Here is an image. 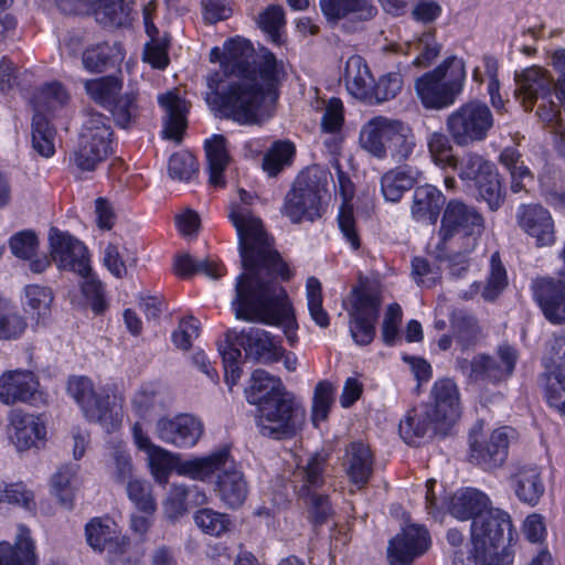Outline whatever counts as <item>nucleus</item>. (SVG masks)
Listing matches in <instances>:
<instances>
[{"instance_id": "f257e3e1", "label": "nucleus", "mask_w": 565, "mask_h": 565, "mask_svg": "<svg viewBox=\"0 0 565 565\" xmlns=\"http://www.w3.org/2000/svg\"><path fill=\"white\" fill-rule=\"evenodd\" d=\"M230 218L236 228L242 265L232 307L235 317L249 322L281 326L288 339L296 320L286 290L276 277L289 278V270L264 230L260 218L248 207L232 204Z\"/></svg>"}, {"instance_id": "f03ea898", "label": "nucleus", "mask_w": 565, "mask_h": 565, "mask_svg": "<svg viewBox=\"0 0 565 565\" xmlns=\"http://www.w3.org/2000/svg\"><path fill=\"white\" fill-rule=\"evenodd\" d=\"M224 72L206 77L205 99L224 117L242 125H260L273 116L285 64L266 47L254 54L252 43L232 39L224 44Z\"/></svg>"}, {"instance_id": "7ed1b4c3", "label": "nucleus", "mask_w": 565, "mask_h": 565, "mask_svg": "<svg viewBox=\"0 0 565 565\" xmlns=\"http://www.w3.org/2000/svg\"><path fill=\"white\" fill-rule=\"evenodd\" d=\"M175 469L180 476L201 481L217 473L215 491L228 508L241 507L247 498V481L232 458L228 447H223L209 456L180 462Z\"/></svg>"}, {"instance_id": "20e7f679", "label": "nucleus", "mask_w": 565, "mask_h": 565, "mask_svg": "<svg viewBox=\"0 0 565 565\" xmlns=\"http://www.w3.org/2000/svg\"><path fill=\"white\" fill-rule=\"evenodd\" d=\"M245 351L246 359L262 363H275L284 358L285 350L277 345L270 334L264 329L248 327L239 332L228 330L223 342L218 343V352L223 360L225 381L232 387L241 377V350Z\"/></svg>"}, {"instance_id": "39448f33", "label": "nucleus", "mask_w": 565, "mask_h": 565, "mask_svg": "<svg viewBox=\"0 0 565 565\" xmlns=\"http://www.w3.org/2000/svg\"><path fill=\"white\" fill-rule=\"evenodd\" d=\"M330 173L320 166H312L302 171L286 193L281 213L291 223L315 222L324 212L323 193Z\"/></svg>"}, {"instance_id": "423d86ee", "label": "nucleus", "mask_w": 565, "mask_h": 565, "mask_svg": "<svg viewBox=\"0 0 565 565\" xmlns=\"http://www.w3.org/2000/svg\"><path fill=\"white\" fill-rule=\"evenodd\" d=\"M465 79V62L450 56L433 71L418 77L415 89L425 108L443 109L455 103L462 92Z\"/></svg>"}, {"instance_id": "0eeeda50", "label": "nucleus", "mask_w": 565, "mask_h": 565, "mask_svg": "<svg viewBox=\"0 0 565 565\" xmlns=\"http://www.w3.org/2000/svg\"><path fill=\"white\" fill-rule=\"evenodd\" d=\"M256 425L259 433L274 439L296 435L305 422V409L285 391L257 407Z\"/></svg>"}, {"instance_id": "6e6552de", "label": "nucleus", "mask_w": 565, "mask_h": 565, "mask_svg": "<svg viewBox=\"0 0 565 565\" xmlns=\"http://www.w3.org/2000/svg\"><path fill=\"white\" fill-rule=\"evenodd\" d=\"M113 129L109 119L96 110L85 113L78 148L73 162L82 171H93L111 151Z\"/></svg>"}, {"instance_id": "1a4fd4ad", "label": "nucleus", "mask_w": 565, "mask_h": 565, "mask_svg": "<svg viewBox=\"0 0 565 565\" xmlns=\"http://www.w3.org/2000/svg\"><path fill=\"white\" fill-rule=\"evenodd\" d=\"M327 465V456L316 452L303 465H298L292 473L295 491L301 499L309 501L316 524L324 523L332 512L328 495L319 492L326 483Z\"/></svg>"}, {"instance_id": "9d476101", "label": "nucleus", "mask_w": 565, "mask_h": 565, "mask_svg": "<svg viewBox=\"0 0 565 565\" xmlns=\"http://www.w3.org/2000/svg\"><path fill=\"white\" fill-rule=\"evenodd\" d=\"M493 125L491 109L479 100L462 104L446 120L447 131L458 147H469L486 140Z\"/></svg>"}, {"instance_id": "9b49d317", "label": "nucleus", "mask_w": 565, "mask_h": 565, "mask_svg": "<svg viewBox=\"0 0 565 565\" xmlns=\"http://www.w3.org/2000/svg\"><path fill=\"white\" fill-rule=\"evenodd\" d=\"M70 395L81 406L84 416L99 423L107 433L121 425L122 415L116 406H110L109 396L94 391L92 381L85 376L71 377L67 383Z\"/></svg>"}, {"instance_id": "f8f14e48", "label": "nucleus", "mask_w": 565, "mask_h": 565, "mask_svg": "<svg viewBox=\"0 0 565 565\" xmlns=\"http://www.w3.org/2000/svg\"><path fill=\"white\" fill-rule=\"evenodd\" d=\"M518 361L516 350L508 344L500 345L494 355L477 354L471 361L458 359L457 367L470 382L499 383L508 380Z\"/></svg>"}, {"instance_id": "ddd939ff", "label": "nucleus", "mask_w": 565, "mask_h": 565, "mask_svg": "<svg viewBox=\"0 0 565 565\" xmlns=\"http://www.w3.org/2000/svg\"><path fill=\"white\" fill-rule=\"evenodd\" d=\"M514 437L515 430L509 426L494 429L488 437L473 428L469 434L470 461L484 470L501 467L508 458L510 440Z\"/></svg>"}, {"instance_id": "4468645a", "label": "nucleus", "mask_w": 565, "mask_h": 565, "mask_svg": "<svg viewBox=\"0 0 565 565\" xmlns=\"http://www.w3.org/2000/svg\"><path fill=\"white\" fill-rule=\"evenodd\" d=\"M352 307L349 311L350 332L360 345L370 344L375 337L381 300L370 288L353 289Z\"/></svg>"}, {"instance_id": "2eb2a0df", "label": "nucleus", "mask_w": 565, "mask_h": 565, "mask_svg": "<svg viewBox=\"0 0 565 565\" xmlns=\"http://www.w3.org/2000/svg\"><path fill=\"white\" fill-rule=\"evenodd\" d=\"M50 254L60 269L86 276L92 271L86 246L67 232L52 227L49 233Z\"/></svg>"}, {"instance_id": "dca6fc26", "label": "nucleus", "mask_w": 565, "mask_h": 565, "mask_svg": "<svg viewBox=\"0 0 565 565\" xmlns=\"http://www.w3.org/2000/svg\"><path fill=\"white\" fill-rule=\"evenodd\" d=\"M513 525L510 515L498 508L490 507L483 515L471 524V544L478 551L484 546L497 548L512 540Z\"/></svg>"}, {"instance_id": "f3484780", "label": "nucleus", "mask_w": 565, "mask_h": 565, "mask_svg": "<svg viewBox=\"0 0 565 565\" xmlns=\"http://www.w3.org/2000/svg\"><path fill=\"white\" fill-rule=\"evenodd\" d=\"M36 375L28 370L6 371L0 376V401L6 405L17 402L38 405L43 402Z\"/></svg>"}, {"instance_id": "a211bd4d", "label": "nucleus", "mask_w": 565, "mask_h": 565, "mask_svg": "<svg viewBox=\"0 0 565 565\" xmlns=\"http://www.w3.org/2000/svg\"><path fill=\"white\" fill-rule=\"evenodd\" d=\"M429 547L428 531L418 525H408L396 534L387 546L390 565H412Z\"/></svg>"}, {"instance_id": "6ab92c4d", "label": "nucleus", "mask_w": 565, "mask_h": 565, "mask_svg": "<svg viewBox=\"0 0 565 565\" xmlns=\"http://www.w3.org/2000/svg\"><path fill=\"white\" fill-rule=\"evenodd\" d=\"M202 433L201 422L186 414L178 415L174 418H160L156 425V434L160 440L180 448L193 447Z\"/></svg>"}, {"instance_id": "aec40b11", "label": "nucleus", "mask_w": 565, "mask_h": 565, "mask_svg": "<svg viewBox=\"0 0 565 565\" xmlns=\"http://www.w3.org/2000/svg\"><path fill=\"white\" fill-rule=\"evenodd\" d=\"M483 230V218L472 206L458 200H451L444 212L440 235L445 242L457 232L465 235H480Z\"/></svg>"}, {"instance_id": "412c9836", "label": "nucleus", "mask_w": 565, "mask_h": 565, "mask_svg": "<svg viewBox=\"0 0 565 565\" xmlns=\"http://www.w3.org/2000/svg\"><path fill=\"white\" fill-rule=\"evenodd\" d=\"M532 290L544 317L554 324H565V281L537 278Z\"/></svg>"}, {"instance_id": "4be33fe9", "label": "nucleus", "mask_w": 565, "mask_h": 565, "mask_svg": "<svg viewBox=\"0 0 565 565\" xmlns=\"http://www.w3.org/2000/svg\"><path fill=\"white\" fill-rule=\"evenodd\" d=\"M515 78L519 86L515 95L526 111L532 110L539 98L546 100L551 97L552 89H555V84L547 72L537 66L524 70L521 74H516Z\"/></svg>"}, {"instance_id": "5701e85b", "label": "nucleus", "mask_w": 565, "mask_h": 565, "mask_svg": "<svg viewBox=\"0 0 565 565\" xmlns=\"http://www.w3.org/2000/svg\"><path fill=\"white\" fill-rule=\"evenodd\" d=\"M9 439L19 451L31 448L45 436V427L39 416L12 409L7 427Z\"/></svg>"}, {"instance_id": "b1692460", "label": "nucleus", "mask_w": 565, "mask_h": 565, "mask_svg": "<svg viewBox=\"0 0 565 565\" xmlns=\"http://www.w3.org/2000/svg\"><path fill=\"white\" fill-rule=\"evenodd\" d=\"M518 218L521 228L535 239L539 247L554 244V221L545 207L539 204L521 206Z\"/></svg>"}, {"instance_id": "393cba45", "label": "nucleus", "mask_w": 565, "mask_h": 565, "mask_svg": "<svg viewBox=\"0 0 565 565\" xmlns=\"http://www.w3.org/2000/svg\"><path fill=\"white\" fill-rule=\"evenodd\" d=\"M342 468L350 483L363 489L373 475L374 457L370 447L362 441H353L345 447Z\"/></svg>"}, {"instance_id": "a878e982", "label": "nucleus", "mask_w": 565, "mask_h": 565, "mask_svg": "<svg viewBox=\"0 0 565 565\" xmlns=\"http://www.w3.org/2000/svg\"><path fill=\"white\" fill-rule=\"evenodd\" d=\"M430 395L433 403L426 406L446 427L452 425L460 416V398L456 383L449 379L439 380L434 384Z\"/></svg>"}, {"instance_id": "bb28decb", "label": "nucleus", "mask_w": 565, "mask_h": 565, "mask_svg": "<svg viewBox=\"0 0 565 565\" xmlns=\"http://www.w3.org/2000/svg\"><path fill=\"white\" fill-rule=\"evenodd\" d=\"M320 8L328 21L348 20L361 23L373 19L377 9L372 0H320Z\"/></svg>"}, {"instance_id": "cd10ccee", "label": "nucleus", "mask_w": 565, "mask_h": 565, "mask_svg": "<svg viewBox=\"0 0 565 565\" xmlns=\"http://www.w3.org/2000/svg\"><path fill=\"white\" fill-rule=\"evenodd\" d=\"M445 425L437 419L426 405L419 412L413 411L401 420L398 430L401 437L408 445H416L417 439L444 431Z\"/></svg>"}, {"instance_id": "c85d7f7f", "label": "nucleus", "mask_w": 565, "mask_h": 565, "mask_svg": "<svg viewBox=\"0 0 565 565\" xmlns=\"http://www.w3.org/2000/svg\"><path fill=\"white\" fill-rule=\"evenodd\" d=\"M398 120L377 116L370 119L360 131L362 149L377 159H385V149Z\"/></svg>"}, {"instance_id": "c756f323", "label": "nucleus", "mask_w": 565, "mask_h": 565, "mask_svg": "<svg viewBox=\"0 0 565 565\" xmlns=\"http://www.w3.org/2000/svg\"><path fill=\"white\" fill-rule=\"evenodd\" d=\"M491 507L488 495L480 490L468 488L457 491L450 501L449 511L458 520L478 519Z\"/></svg>"}, {"instance_id": "7c9ffc66", "label": "nucleus", "mask_w": 565, "mask_h": 565, "mask_svg": "<svg viewBox=\"0 0 565 565\" xmlns=\"http://www.w3.org/2000/svg\"><path fill=\"white\" fill-rule=\"evenodd\" d=\"M158 102L166 113L163 118L164 138L180 142L186 128L185 102L171 92L160 95Z\"/></svg>"}, {"instance_id": "2f4dec72", "label": "nucleus", "mask_w": 565, "mask_h": 565, "mask_svg": "<svg viewBox=\"0 0 565 565\" xmlns=\"http://www.w3.org/2000/svg\"><path fill=\"white\" fill-rule=\"evenodd\" d=\"M0 565H38L35 546L29 529L19 526L13 545L0 543Z\"/></svg>"}, {"instance_id": "473e14b6", "label": "nucleus", "mask_w": 565, "mask_h": 565, "mask_svg": "<svg viewBox=\"0 0 565 565\" xmlns=\"http://www.w3.org/2000/svg\"><path fill=\"white\" fill-rule=\"evenodd\" d=\"M35 115L57 116L71 103V94L60 82H50L41 86L33 98Z\"/></svg>"}, {"instance_id": "72a5a7b5", "label": "nucleus", "mask_w": 565, "mask_h": 565, "mask_svg": "<svg viewBox=\"0 0 565 565\" xmlns=\"http://www.w3.org/2000/svg\"><path fill=\"white\" fill-rule=\"evenodd\" d=\"M513 490L518 499L531 507L539 503L545 491L541 472L536 466H522L512 477Z\"/></svg>"}, {"instance_id": "f704fd0d", "label": "nucleus", "mask_w": 565, "mask_h": 565, "mask_svg": "<svg viewBox=\"0 0 565 565\" xmlns=\"http://www.w3.org/2000/svg\"><path fill=\"white\" fill-rule=\"evenodd\" d=\"M444 203L445 196L437 188L429 184L418 186L413 194L412 215L417 221L435 224Z\"/></svg>"}, {"instance_id": "c9c22d12", "label": "nucleus", "mask_w": 565, "mask_h": 565, "mask_svg": "<svg viewBox=\"0 0 565 565\" xmlns=\"http://www.w3.org/2000/svg\"><path fill=\"white\" fill-rule=\"evenodd\" d=\"M422 172L414 167H403L387 171L381 179V190L386 201L398 202L403 194L413 188Z\"/></svg>"}, {"instance_id": "e433bc0d", "label": "nucleus", "mask_w": 565, "mask_h": 565, "mask_svg": "<svg viewBox=\"0 0 565 565\" xmlns=\"http://www.w3.org/2000/svg\"><path fill=\"white\" fill-rule=\"evenodd\" d=\"M344 82L348 92L358 99L370 98L373 78L365 61L359 55L348 58L344 67Z\"/></svg>"}, {"instance_id": "4c0bfd02", "label": "nucleus", "mask_w": 565, "mask_h": 565, "mask_svg": "<svg viewBox=\"0 0 565 565\" xmlns=\"http://www.w3.org/2000/svg\"><path fill=\"white\" fill-rule=\"evenodd\" d=\"M285 391L286 388L279 377L270 375L265 370L257 369L252 373L245 394L247 402L258 407L263 402L276 397Z\"/></svg>"}, {"instance_id": "58836bf2", "label": "nucleus", "mask_w": 565, "mask_h": 565, "mask_svg": "<svg viewBox=\"0 0 565 565\" xmlns=\"http://www.w3.org/2000/svg\"><path fill=\"white\" fill-rule=\"evenodd\" d=\"M121 46L103 41L88 45L82 53V65L89 73H103L109 64L121 60Z\"/></svg>"}, {"instance_id": "ea45409f", "label": "nucleus", "mask_w": 565, "mask_h": 565, "mask_svg": "<svg viewBox=\"0 0 565 565\" xmlns=\"http://www.w3.org/2000/svg\"><path fill=\"white\" fill-rule=\"evenodd\" d=\"M204 148L210 174L209 182L213 186H223L225 184L223 172L230 162L226 139L222 135H215L205 141Z\"/></svg>"}, {"instance_id": "a19ab883", "label": "nucleus", "mask_w": 565, "mask_h": 565, "mask_svg": "<svg viewBox=\"0 0 565 565\" xmlns=\"http://www.w3.org/2000/svg\"><path fill=\"white\" fill-rule=\"evenodd\" d=\"M93 12L99 24L115 29L129 24L131 7L126 0H99Z\"/></svg>"}, {"instance_id": "79ce46f5", "label": "nucleus", "mask_w": 565, "mask_h": 565, "mask_svg": "<svg viewBox=\"0 0 565 565\" xmlns=\"http://www.w3.org/2000/svg\"><path fill=\"white\" fill-rule=\"evenodd\" d=\"M386 147L385 159H391L393 163H403L409 160L416 147L412 129L398 120Z\"/></svg>"}, {"instance_id": "37998d69", "label": "nucleus", "mask_w": 565, "mask_h": 565, "mask_svg": "<svg viewBox=\"0 0 565 565\" xmlns=\"http://www.w3.org/2000/svg\"><path fill=\"white\" fill-rule=\"evenodd\" d=\"M77 473V466L64 465L51 478V493L66 510L74 507L75 488L73 481Z\"/></svg>"}, {"instance_id": "c03bdc74", "label": "nucleus", "mask_w": 565, "mask_h": 565, "mask_svg": "<svg viewBox=\"0 0 565 565\" xmlns=\"http://www.w3.org/2000/svg\"><path fill=\"white\" fill-rule=\"evenodd\" d=\"M451 333L462 350L469 349L480 340V328L471 315L456 310L450 319Z\"/></svg>"}, {"instance_id": "a18cd8bd", "label": "nucleus", "mask_w": 565, "mask_h": 565, "mask_svg": "<svg viewBox=\"0 0 565 565\" xmlns=\"http://www.w3.org/2000/svg\"><path fill=\"white\" fill-rule=\"evenodd\" d=\"M407 54H415L413 65L425 68L439 56L441 45L437 42L435 32H424L420 36L414 39L407 44Z\"/></svg>"}, {"instance_id": "49530a36", "label": "nucleus", "mask_w": 565, "mask_h": 565, "mask_svg": "<svg viewBox=\"0 0 565 565\" xmlns=\"http://www.w3.org/2000/svg\"><path fill=\"white\" fill-rule=\"evenodd\" d=\"M86 94L102 106H110L122 88V82L115 75L86 79L84 82Z\"/></svg>"}, {"instance_id": "de8ad7c7", "label": "nucleus", "mask_w": 565, "mask_h": 565, "mask_svg": "<svg viewBox=\"0 0 565 565\" xmlns=\"http://www.w3.org/2000/svg\"><path fill=\"white\" fill-rule=\"evenodd\" d=\"M26 329V321L19 313L17 307L0 296V340H15Z\"/></svg>"}, {"instance_id": "09e8293b", "label": "nucleus", "mask_w": 565, "mask_h": 565, "mask_svg": "<svg viewBox=\"0 0 565 565\" xmlns=\"http://www.w3.org/2000/svg\"><path fill=\"white\" fill-rule=\"evenodd\" d=\"M109 107L115 122L124 129L136 125L140 116L138 94L135 92L125 93L116 97Z\"/></svg>"}, {"instance_id": "8fccbe9b", "label": "nucleus", "mask_w": 565, "mask_h": 565, "mask_svg": "<svg viewBox=\"0 0 565 565\" xmlns=\"http://www.w3.org/2000/svg\"><path fill=\"white\" fill-rule=\"evenodd\" d=\"M52 301L51 289L38 285L25 288L26 311L36 320V323L45 321L50 317Z\"/></svg>"}, {"instance_id": "3c124183", "label": "nucleus", "mask_w": 565, "mask_h": 565, "mask_svg": "<svg viewBox=\"0 0 565 565\" xmlns=\"http://www.w3.org/2000/svg\"><path fill=\"white\" fill-rule=\"evenodd\" d=\"M427 147L433 162L441 169L457 168V158L450 139L441 131H434L427 137Z\"/></svg>"}, {"instance_id": "603ef678", "label": "nucleus", "mask_w": 565, "mask_h": 565, "mask_svg": "<svg viewBox=\"0 0 565 565\" xmlns=\"http://www.w3.org/2000/svg\"><path fill=\"white\" fill-rule=\"evenodd\" d=\"M295 156V147L290 141H276L263 158V169L269 177H276Z\"/></svg>"}, {"instance_id": "864d4df0", "label": "nucleus", "mask_w": 565, "mask_h": 565, "mask_svg": "<svg viewBox=\"0 0 565 565\" xmlns=\"http://www.w3.org/2000/svg\"><path fill=\"white\" fill-rule=\"evenodd\" d=\"M55 130L44 116L34 115L32 120V147L40 156L50 158L55 152Z\"/></svg>"}, {"instance_id": "5fc2aeb1", "label": "nucleus", "mask_w": 565, "mask_h": 565, "mask_svg": "<svg viewBox=\"0 0 565 565\" xmlns=\"http://www.w3.org/2000/svg\"><path fill=\"white\" fill-rule=\"evenodd\" d=\"M117 532L116 523L109 518H94L85 526L88 545L99 553H104L105 544Z\"/></svg>"}, {"instance_id": "6e6d98bb", "label": "nucleus", "mask_w": 565, "mask_h": 565, "mask_svg": "<svg viewBox=\"0 0 565 565\" xmlns=\"http://www.w3.org/2000/svg\"><path fill=\"white\" fill-rule=\"evenodd\" d=\"M174 270L181 277H190L196 273H203L212 279H218L223 275L217 264L207 259L195 260L189 254H183L175 258Z\"/></svg>"}, {"instance_id": "4d7b16f0", "label": "nucleus", "mask_w": 565, "mask_h": 565, "mask_svg": "<svg viewBox=\"0 0 565 565\" xmlns=\"http://www.w3.org/2000/svg\"><path fill=\"white\" fill-rule=\"evenodd\" d=\"M403 79L398 73H387L370 87V98L364 99L367 103L381 104L393 99L401 92Z\"/></svg>"}, {"instance_id": "13d9d810", "label": "nucleus", "mask_w": 565, "mask_h": 565, "mask_svg": "<svg viewBox=\"0 0 565 565\" xmlns=\"http://www.w3.org/2000/svg\"><path fill=\"white\" fill-rule=\"evenodd\" d=\"M479 196L487 202L491 211H497L504 201L501 180L497 169L476 182Z\"/></svg>"}, {"instance_id": "bf43d9fd", "label": "nucleus", "mask_w": 565, "mask_h": 565, "mask_svg": "<svg viewBox=\"0 0 565 565\" xmlns=\"http://www.w3.org/2000/svg\"><path fill=\"white\" fill-rule=\"evenodd\" d=\"M545 394L547 403L565 416V371H546Z\"/></svg>"}, {"instance_id": "052dcab7", "label": "nucleus", "mask_w": 565, "mask_h": 565, "mask_svg": "<svg viewBox=\"0 0 565 565\" xmlns=\"http://www.w3.org/2000/svg\"><path fill=\"white\" fill-rule=\"evenodd\" d=\"M198 171L199 163L190 152L180 151L170 157L168 172L171 179L190 181L196 175Z\"/></svg>"}, {"instance_id": "680f3d73", "label": "nucleus", "mask_w": 565, "mask_h": 565, "mask_svg": "<svg viewBox=\"0 0 565 565\" xmlns=\"http://www.w3.org/2000/svg\"><path fill=\"white\" fill-rule=\"evenodd\" d=\"M194 522L204 533L213 536L225 533L231 525L228 515L207 508L195 513Z\"/></svg>"}, {"instance_id": "e2e57ef3", "label": "nucleus", "mask_w": 565, "mask_h": 565, "mask_svg": "<svg viewBox=\"0 0 565 565\" xmlns=\"http://www.w3.org/2000/svg\"><path fill=\"white\" fill-rule=\"evenodd\" d=\"M334 386L328 381H321L316 385L312 405V422L327 419L331 405L334 402Z\"/></svg>"}, {"instance_id": "0e129e2a", "label": "nucleus", "mask_w": 565, "mask_h": 565, "mask_svg": "<svg viewBox=\"0 0 565 565\" xmlns=\"http://www.w3.org/2000/svg\"><path fill=\"white\" fill-rule=\"evenodd\" d=\"M257 23L259 28L268 34L274 43H279V30L285 25V12L282 7L271 4L259 13Z\"/></svg>"}, {"instance_id": "69168bd1", "label": "nucleus", "mask_w": 565, "mask_h": 565, "mask_svg": "<svg viewBox=\"0 0 565 565\" xmlns=\"http://www.w3.org/2000/svg\"><path fill=\"white\" fill-rule=\"evenodd\" d=\"M508 284L507 271L503 267L499 253H494L491 256V269L487 280V285L483 288L482 297L486 300H494L505 288Z\"/></svg>"}, {"instance_id": "338daca9", "label": "nucleus", "mask_w": 565, "mask_h": 565, "mask_svg": "<svg viewBox=\"0 0 565 565\" xmlns=\"http://www.w3.org/2000/svg\"><path fill=\"white\" fill-rule=\"evenodd\" d=\"M307 299L312 320L321 328L328 327L329 316L322 308L321 284L315 277L307 280Z\"/></svg>"}, {"instance_id": "774afa93", "label": "nucleus", "mask_w": 565, "mask_h": 565, "mask_svg": "<svg viewBox=\"0 0 565 565\" xmlns=\"http://www.w3.org/2000/svg\"><path fill=\"white\" fill-rule=\"evenodd\" d=\"M127 494L140 511L149 514L156 511L157 504L147 482L139 479L128 480Z\"/></svg>"}]
</instances>
